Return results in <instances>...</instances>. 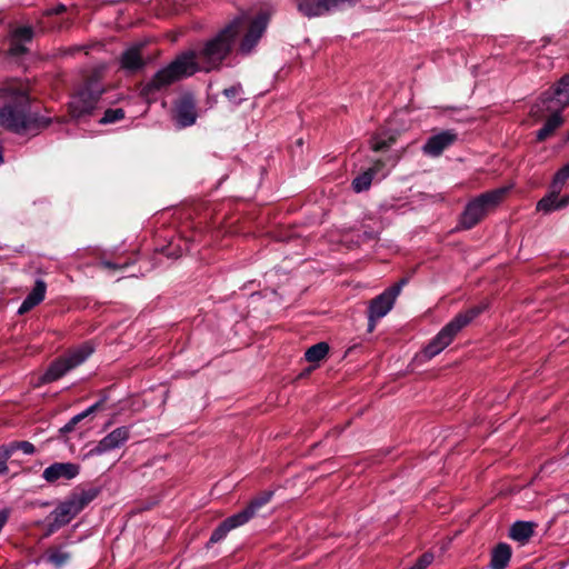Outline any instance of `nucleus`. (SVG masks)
Masks as SVG:
<instances>
[{
  "mask_svg": "<svg viewBox=\"0 0 569 569\" xmlns=\"http://www.w3.org/2000/svg\"><path fill=\"white\" fill-rule=\"evenodd\" d=\"M11 457L10 450H8L7 446L0 447V475H3L8 471L7 462Z\"/></svg>",
  "mask_w": 569,
  "mask_h": 569,
  "instance_id": "2f4dec72",
  "label": "nucleus"
},
{
  "mask_svg": "<svg viewBox=\"0 0 569 569\" xmlns=\"http://www.w3.org/2000/svg\"><path fill=\"white\" fill-rule=\"evenodd\" d=\"M238 42H240V50L246 53L249 50V14L247 12H242L217 34L158 71L143 86L141 93L149 98L154 91L192 76L197 71L210 72L220 69Z\"/></svg>",
  "mask_w": 569,
  "mask_h": 569,
  "instance_id": "f257e3e1",
  "label": "nucleus"
},
{
  "mask_svg": "<svg viewBox=\"0 0 569 569\" xmlns=\"http://www.w3.org/2000/svg\"><path fill=\"white\" fill-rule=\"evenodd\" d=\"M508 188L501 187L486 191L470 200L459 218V226L465 230L472 229L485 216L496 208L505 198Z\"/></svg>",
  "mask_w": 569,
  "mask_h": 569,
  "instance_id": "20e7f679",
  "label": "nucleus"
},
{
  "mask_svg": "<svg viewBox=\"0 0 569 569\" xmlns=\"http://www.w3.org/2000/svg\"><path fill=\"white\" fill-rule=\"evenodd\" d=\"M142 44L128 48L121 56V67L130 72L140 70L144 66L141 54Z\"/></svg>",
  "mask_w": 569,
  "mask_h": 569,
  "instance_id": "6ab92c4d",
  "label": "nucleus"
},
{
  "mask_svg": "<svg viewBox=\"0 0 569 569\" xmlns=\"http://www.w3.org/2000/svg\"><path fill=\"white\" fill-rule=\"evenodd\" d=\"M174 120L181 128L192 126L196 122V101L191 94H186L177 101L174 107Z\"/></svg>",
  "mask_w": 569,
  "mask_h": 569,
  "instance_id": "f8f14e48",
  "label": "nucleus"
},
{
  "mask_svg": "<svg viewBox=\"0 0 569 569\" xmlns=\"http://www.w3.org/2000/svg\"><path fill=\"white\" fill-rule=\"evenodd\" d=\"M458 139V133L453 129L442 130L430 136L422 146V152L429 157H439L447 148L452 146Z\"/></svg>",
  "mask_w": 569,
  "mask_h": 569,
  "instance_id": "9b49d317",
  "label": "nucleus"
},
{
  "mask_svg": "<svg viewBox=\"0 0 569 569\" xmlns=\"http://www.w3.org/2000/svg\"><path fill=\"white\" fill-rule=\"evenodd\" d=\"M359 0H299L298 10L308 18L320 17L330 11L355 6Z\"/></svg>",
  "mask_w": 569,
  "mask_h": 569,
  "instance_id": "1a4fd4ad",
  "label": "nucleus"
},
{
  "mask_svg": "<svg viewBox=\"0 0 569 569\" xmlns=\"http://www.w3.org/2000/svg\"><path fill=\"white\" fill-rule=\"evenodd\" d=\"M9 516H10V509L4 508V509L0 510V531L2 530L4 525L7 523V521L9 519Z\"/></svg>",
  "mask_w": 569,
  "mask_h": 569,
  "instance_id": "c9c22d12",
  "label": "nucleus"
},
{
  "mask_svg": "<svg viewBox=\"0 0 569 569\" xmlns=\"http://www.w3.org/2000/svg\"><path fill=\"white\" fill-rule=\"evenodd\" d=\"M76 425H71V420L63 427L64 431H71Z\"/></svg>",
  "mask_w": 569,
  "mask_h": 569,
  "instance_id": "c03bdc74",
  "label": "nucleus"
},
{
  "mask_svg": "<svg viewBox=\"0 0 569 569\" xmlns=\"http://www.w3.org/2000/svg\"><path fill=\"white\" fill-rule=\"evenodd\" d=\"M8 450H10V453L20 450L24 455H32L34 452V446L29 441H13L7 446Z\"/></svg>",
  "mask_w": 569,
  "mask_h": 569,
  "instance_id": "c85d7f7f",
  "label": "nucleus"
},
{
  "mask_svg": "<svg viewBox=\"0 0 569 569\" xmlns=\"http://www.w3.org/2000/svg\"><path fill=\"white\" fill-rule=\"evenodd\" d=\"M259 174H260V180L258 183V188L262 187L263 176L267 174V168L264 164H259Z\"/></svg>",
  "mask_w": 569,
  "mask_h": 569,
  "instance_id": "79ce46f5",
  "label": "nucleus"
},
{
  "mask_svg": "<svg viewBox=\"0 0 569 569\" xmlns=\"http://www.w3.org/2000/svg\"><path fill=\"white\" fill-rule=\"evenodd\" d=\"M329 345L325 341L318 342L311 347H309L305 352V358L308 362H319L329 352Z\"/></svg>",
  "mask_w": 569,
  "mask_h": 569,
  "instance_id": "393cba45",
  "label": "nucleus"
},
{
  "mask_svg": "<svg viewBox=\"0 0 569 569\" xmlns=\"http://www.w3.org/2000/svg\"><path fill=\"white\" fill-rule=\"evenodd\" d=\"M32 29L29 27H21L17 29L16 37L20 40L30 41L32 38Z\"/></svg>",
  "mask_w": 569,
  "mask_h": 569,
  "instance_id": "473e14b6",
  "label": "nucleus"
},
{
  "mask_svg": "<svg viewBox=\"0 0 569 569\" xmlns=\"http://www.w3.org/2000/svg\"><path fill=\"white\" fill-rule=\"evenodd\" d=\"M271 16L272 11L269 7L260 9L259 11L254 12L253 16L251 14V51L266 32Z\"/></svg>",
  "mask_w": 569,
  "mask_h": 569,
  "instance_id": "dca6fc26",
  "label": "nucleus"
},
{
  "mask_svg": "<svg viewBox=\"0 0 569 569\" xmlns=\"http://www.w3.org/2000/svg\"><path fill=\"white\" fill-rule=\"evenodd\" d=\"M101 266L104 267V268H108V269H122L127 264H117V263H113L111 261L103 260V261H101Z\"/></svg>",
  "mask_w": 569,
  "mask_h": 569,
  "instance_id": "4c0bfd02",
  "label": "nucleus"
},
{
  "mask_svg": "<svg viewBox=\"0 0 569 569\" xmlns=\"http://www.w3.org/2000/svg\"><path fill=\"white\" fill-rule=\"evenodd\" d=\"M273 496V491L266 490L261 493L259 498L251 499V518L253 517V513L256 510L264 506Z\"/></svg>",
  "mask_w": 569,
  "mask_h": 569,
  "instance_id": "c756f323",
  "label": "nucleus"
},
{
  "mask_svg": "<svg viewBox=\"0 0 569 569\" xmlns=\"http://www.w3.org/2000/svg\"><path fill=\"white\" fill-rule=\"evenodd\" d=\"M556 107H558V103L551 99H547L543 94H541L531 107V114L537 119H541L547 113H550L543 126L536 133L538 141H543L549 138L563 123L561 117L563 109H557Z\"/></svg>",
  "mask_w": 569,
  "mask_h": 569,
  "instance_id": "423d86ee",
  "label": "nucleus"
},
{
  "mask_svg": "<svg viewBox=\"0 0 569 569\" xmlns=\"http://www.w3.org/2000/svg\"><path fill=\"white\" fill-rule=\"evenodd\" d=\"M124 118V111L121 108L108 109L104 111L103 117L100 119L101 124L114 123Z\"/></svg>",
  "mask_w": 569,
  "mask_h": 569,
  "instance_id": "cd10ccee",
  "label": "nucleus"
},
{
  "mask_svg": "<svg viewBox=\"0 0 569 569\" xmlns=\"http://www.w3.org/2000/svg\"><path fill=\"white\" fill-rule=\"evenodd\" d=\"M93 352V348L86 343L69 351L67 355L53 361L43 375V382H52L80 366Z\"/></svg>",
  "mask_w": 569,
  "mask_h": 569,
  "instance_id": "0eeeda50",
  "label": "nucleus"
},
{
  "mask_svg": "<svg viewBox=\"0 0 569 569\" xmlns=\"http://www.w3.org/2000/svg\"><path fill=\"white\" fill-rule=\"evenodd\" d=\"M81 421V418L79 417V415H76L72 419H71V425H77L78 422Z\"/></svg>",
  "mask_w": 569,
  "mask_h": 569,
  "instance_id": "a18cd8bd",
  "label": "nucleus"
},
{
  "mask_svg": "<svg viewBox=\"0 0 569 569\" xmlns=\"http://www.w3.org/2000/svg\"><path fill=\"white\" fill-rule=\"evenodd\" d=\"M567 206H569V193L562 196V197H559V204H558V208L563 209L566 208Z\"/></svg>",
  "mask_w": 569,
  "mask_h": 569,
  "instance_id": "ea45409f",
  "label": "nucleus"
},
{
  "mask_svg": "<svg viewBox=\"0 0 569 569\" xmlns=\"http://www.w3.org/2000/svg\"><path fill=\"white\" fill-rule=\"evenodd\" d=\"M378 238V232L373 229H366L361 234L362 240H376Z\"/></svg>",
  "mask_w": 569,
  "mask_h": 569,
  "instance_id": "72a5a7b5",
  "label": "nucleus"
},
{
  "mask_svg": "<svg viewBox=\"0 0 569 569\" xmlns=\"http://www.w3.org/2000/svg\"><path fill=\"white\" fill-rule=\"evenodd\" d=\"M79 512L71 499L60 503L50 515L52 522L49 525V530L52 532L69 523Z\"/></svg>",
  "mask_w": 569,
  "mask_h": 569,
  "instance_id": "2eb2a0df",
  "label": "nucleus"
},
{
  "mask_svg": "<svg viewBox=\"0 0 569 569\" xmlns=\"http://www.w3.org/2000/svg\"><path fill=\"white\" fill-rule=\"evenodd\" d=\"M547 99H551L558 103L557 109H565L569 104V72L560 78V80L549 90L542 93Z\"/></svg>",
  "mask_w": 569,
  "mask_h": 569,
  "instance_id": "f3484780",
  "label": "nucleus"
},
{
  "mask_svg": "<svg viewBox=\"0 0 569 569\" xmlns=\"http://www.w3.org/2000/svg\"><path fill=\"white\" fill-rule=\"evenodd\" d=\"M569 179V162L562 166L555 174L552 183L555 191H561L562 187Z\"/></svg>",
  "mask_w": 569,
  "mask_h": 569,
  "instance_id": "a878e982",
  "label": "nucleus"
},
{
  "mask_svg": "<svg viewBox=\"0 0 569 569\" xmlns=\"http://www.w3.org/2000/svg\"><path fill=\"white\" fill-rule=\"evenodd\" d=\"M97 492L94 490L82 491L79 495L72 496L70 499L74 502L76 507L81 511L90 501H92L96 497Z\"/></svg>",
  "mask_w": 569,
  "mask_h": 569,
  "instance_id": "bb28decb",
  "label": "nucleus"
},
{
  "mask_svg": "<svg viewBox=\"0 0 569 569\" xmlns=\"http://www.w3.org/2000/svg\"><path fill=\"white\" fill-rule=\"evenodd\" d=\"M79 466L71 462H56L43 470L42 477L48 482H56L60 479L70 480L78 476Z\"/></svg>",
  "mask_w": 569,
  "mask_h": 569,
  "instance_id": "4468645a",
  "label": "nucleus"
},
{
  "mask_svg": "<svg viewBox=\"0 0 569 569\" xmlns=\"http://www.w3.org/2000/svg\"><path fill=\"white\" fill-rule=\"evenodd\" d=\"M100 403L101 402H96L94 405H92L91 407L86 409L84 411L78 413L79 417L81 418V420L84 419L86 417H88L89 415L96 412L98 410V408L100 407Z\"/></svg>",
  "mask_w": 569,
  "mask_h": 569,
  "instance_id": "f704fd0d",
  "label": "nucleus"
},
{
  "mask_svg": "<svg viewBox=\"0 0 569 569\" xmlns=\"http://www.w3.org/2000/svg\"><path fill=\"white\" fill-rule=\"evenodd\" d=\"M536 523L532 521L518 520L509 529V537L521 543H527L535 533Z\"/></svg>",
  "mask_w": 569,
  "mask_h": 569,
  "instance_id": "aec40b11",
  "label": "nucleus"
},
{
  "mask_svg": "<svg viewBox=\"0 0 569 569\" xmlns=\"http://www.w3.org/2000/svg\"><path fill=\"white\" fill-rule=\"evenodd\" d=\"M46 558L56 569H60L70 561L71 553L61 547L51 548L47 551Z\"/></svg>",
  "mask_w": 569,
  "mask_h": 569,
  "instance_id": "5701e85b",
  "label": "nucleus"
},
{
  "mask_svg": "<svg viewBox=\"0 0 569 569\" xmlns=\"http://www.w3.org/2000/svg\"><path fill=\"white\" fill-rule=\"evenodd\" d=\"M10 51H11L12 54L18 56V54L24 53L26 52V48L22 44L17 43V44L12 46Z\"/></svg>",
  "mask_w": 569,
  "mask_h": 569,
  "instance_id": "58836bf2",
  "label": "nucleus"
},
{
  "mask_svg": "<svg viewBox=\"0 0 569 569\" xmlns=\"http://www.w3.org/2000/svg\"><path fill=\"white\" fill-rule=\"evenodd\" d=\"M47 284L42 279H37L33 289L24 298L18 309L19 315H24L43 301L46 296Z\"/></svg>",
  "mask_w": 569,
  "mask_h": 569,
  "instance_id": "a211bd4d",
  "label": "nucleus"
},
{
  "mask_svg": "<svg viewBox=\"0 0 569 569\" xmlns=\"http://www.w3.org/2000/svg\"><path fill=\"white\" fill-rule=\"evenodd\" d=\"M389 147V143L385 140H377L372 143V149L375 151H382Z\"/></svg>",
  "mask_w": 569,
  "mask_h": 569,
  "instance_id": "e433bc0d",
  "label": "nucleus"
},
{
  "mask_svg": "<svg viewBox=\"0 0 569 569\" xmlns=\"http://www.w3.org/2000/svg\"><path fill=\"white\" fill-rule=\"evenodd\" d=\"M566 141H569V131L566 134Z\"/></svg>",
  "mask_w": 569,
  "mask_h": 569,
  "instance_id": "49530a36",
  "label": "nucleus"
},
{
  "mask_svg": "<svg viewBox=\"0 0 569 569\" xmlns=\"http://www.w3.org/2000/svg\"><path fill=\"white\" fill-rule=\"evenodd\" d=\"M379 319L373 318L371 315L368 313V331L371 332L376 328V323Z\"/></svg>",
  "mask_w": 569,
  "mask_h": 569,
  "instance_id": "a19ab883",
  "label": "nucleus"
},
{
  "mask_svg": "<svg viewBox=\"0 0 569 569\" xmlns=\"http://www.w3.org/2000/svg\"><path fill=\"white\" fill-rule=\"evenodd\" d=\"M559 193L560 191H555L553 184H551L550 192L538 201L537 210L542 211L545 213H550L552 211L560 210V208H558Z\"/></svg>",
  "mask_w": 569,
  "mask_h": 569,
  "instance_id": "4be33fe9",
  "label": "nucleus"
},
{
  "mask_svg": "<svg viewBox=\"0 0 569 569\" xmlns=\"http://www.w3.org/2000/svg\"><path fill=\"white\" fill-rule=\"evenodd\" d=\"M130 438V428L121 426L112 430L98 441L87 453L88 457L101 456L109 451L120 448Z\"/></svg>",
  "mask_w": 569,
  "mask_h": 569,
  "instance_id": "9d476101",
  "label": "nucleus"
},
{
  "mask_svg": "<svg viewBox=\"0 0 569 569\" xmlns=\"http://www.w3.org/2000/svg\"><path fill=\"white\" fill-rule=\"evenodd\" d=\"M103 87L96 77L89 78L83 88L74 93L69 102V112L72 118L80 119L90 116L103 93Z\"/></svg>",
  "mask_w": 569,
  "mask_h": 569,
  "instance_id": "39448f33",
  "label": "nucleus"
},
{
  "mask_svg": "<svg viewBox=\"0 0 569 569\" xmlns=\"http://www.w3.org/2000/svg\"><path fill=\"white\" fill-rule=\"evenodd\" d=\"M64 10H66V7H64V6H62V4H60V6H58L57 8H54V9L52 10V12H53V13H56V14H59V13L63 12Z\"/></svg>",
  "mask_w": 569,
  "mask_h": 569,
  "instance_id": "37998d69",
  "label": "nucleus"
},
{
  "mask_svg": "<svg viewBox=\"0 0 569 569\" xmlns=\"http://www.w3.org/2000/svg\"><path fill=\"white\" fill-rule=\"evenodd\" d=\"M488 308L487 302L473 306L463 312L458 313L450 322H448L437 336L425 347L423 353L428 359L439 355L448 347L453 338L473 319L480 316Z\"/></svg>",
  "mask_w": 569,
  "mask_h": 569,
  "instance_id": "7ed1b4c3",
  "label": "nucleus"
},
{
  "mask_svg": "<svg viewBox=\"0 0 569 569\" xmlns=\"http://www.w3.org/2000/svg\"><path fill=\"white\" fill-rule=\"evenodd\" d=\"M511 547L506 542H499L491 552L490 569H506L511 559Z\"/></svg>",
  "mask_w": 569,
  "mask_h": 569,
  "instance_id": "412c9836",
  "label": "nucleus"
},
{
  "mask_svg": "<svg viewBox=\"0 0 569 569\" xmlns=\"http://www.w3.org/2000/svg\"><path fill=\"white\" fill-rule=\"evenodd\" d=\"M406 283L407 279H401L398 283L386 289L382 293L372 299L368 307V313L376 319H381L387 316Z\"/></svg>",
  "mask_w": 569,
  "mask_h": 569,
  "instance_id": "6e6552de",
  "label": "nucleus"
},
{
  "mask_svg": "<svg viewBox=\"0 0 569 569\" xmlns=\"http://www.w3.org/2000/svg\"><path fill=\"white\" fill-rule=\"evenodd\" d=\"M243 93H244V91H243V88L241 86H232V87L226 88L223 90V94L228 99L233 100L236 103L241 102L242 100H244V98L240 97Z\"/></svg>",
  "mask_w": 569,
  "mask_h": 569,
  "instance_id": "7c9ffc66",
  "label": "nucleus"
},
{
  "mask_svg": "<svg viewBox=\"0 0 569 569\" xmlns=\"http://www.w3.org/2000/svg\"><path fill=\"white\" fill-rule=\"evenodd\" d=\"M248 520L249 507H246L239 513H236L223 520L211 533L209 543H217L221 541L230 530L244 525Z\"/></svg>",
  "mask_w": 569,
  "mask_h": 569,
  "instance_id": "ddd939ff",
  "label": "nucleus"
},
{
  "mask_svg": "<svg viewBox=\"0 0 569 569\" xmlns=\"http://www.w3.org/2000/svg\"><path fill=\"white\" fill-rule=\"evenodd\" d=\"M0 94L7 100L0 109V127L14 133H24L49 124V119L30 110L28 90L22 84H8L0 89Z\"/></svg>",
  "mask_w": 569,
  "mask_h": 569,
  "instance_id": "f03ea898",
  "label": "nucleus"
},
{
  "mask_svg": "<svg viewBox=\"0 0 569 569\" xmlns=\"http://www.w3.org/2000/svg\"><path fill=\"white\" fill-rule=\"evenodd\" d=\"M376 174L375 168H369L362 173L358 174L352 180V189L355 192L360 193L368 190L372 183L373 177Z\"/></svg>",
  "mask_w": 569,
  "mask_h": 569,
  "instance_id": "b1692460",
  "label": "nucleus"
}]
</instances>
